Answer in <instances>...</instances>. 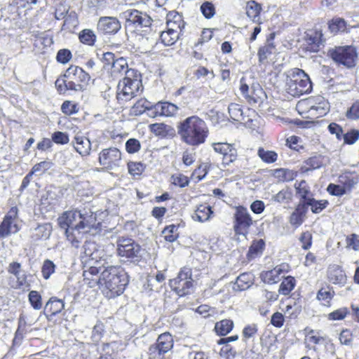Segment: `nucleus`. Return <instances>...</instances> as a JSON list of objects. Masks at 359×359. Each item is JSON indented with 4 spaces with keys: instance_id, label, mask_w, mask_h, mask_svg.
<instances>
[{
    "instance_id": "1a4fd4ad",
    "label": "nucleus",
    "mask_w": 359,
    "mask_h": 359,
    "mask_svg": "<svg viewBox=\"0 0 359 359\" xmlns=\"http://www.w3.org/2000/svg\"><path fill=\"white\" fill-rule=\"evenodd\" d=\"M117 254L121 257L137 262L141 257V247L132 238L120 237L116 241Z\"/></svg>"
},
{
    "instance_id": "f257e3e1",
    "label": "nucleus",
    "mask_w": 359,
    "mask_h": 359,
    "mask_svg": "<svg viewBox=\"0 0 359 359\" xmlns=\"http://www.w3.org/2000/svg\"><path fill=\"white\" fill-rule=\"evenodd\" d=\"M60 226L65 230L67 240L78 248L85 233L95 226L96 215L91 211H66L59 218Z\"/></svg>"
},
{
    "instance_id": "58836bf2",
    "label": "nucleus",
    "mask_w": 359,
    "mask_h": 359,
    "mask_svg": "<svg viewBox=\"0 0 359 359\" xmlns=\"http://www.w3.org/2000/svg\"><path fill=\"white\" fill-rule=\"evenodd\" d=\"M265 243L262 239L254 241L250 247L248 252V257L250 259L262 254L264 249Z\"/></svg>"
},
{
    "instance_id": "ea45409f",
    "label": "nucleus",
    "mask_w": 359,
    "mask_h": 359,
    "mask_svg": "<svg viewBox=\"0 0 359 359\" xmlns=\"http://www.w3.org/2000/svg\"><path fill=\"white\" fill-rule=\"evenodd\" d=\"M296 284L294 278L292 276L286 277L280 283L278 292L283 295H287L294 289Z\"/></svg>"
},
{
    "instance_id": "393cba45",
    "label": "nucleus",
    "mask_w": 359,
    "mask_h": 359,
    "mask_svg": "<svg viewBox=\"0 0 359 359\" xmlns=\"http://www.w3.org/2000/svg\"><path fill=\"white\" fill-rule=\"evenodd\" d=\"M73 145L75 150L82 156H87L90 153L91 142L83 136L76 135L73 140Z\"/></svg>"
},
{
    "instance_id": "a878e982",
    "label": "nucleus",
    "mask_w": 359,
    "mask_h": 359,
    "mask_svg": "<svg viewBox=\"0 0 359 359\" xmlns=\"http://www.w3.org/2000/svg\"><path fill=\"white\" fill-rule=\"evenodd\" d=\"M212 214L213 212L210 205L201 204L196 207V209L191 215V218L194 221L205 222L210 219Z\"/></svg>"
},
{
    "instance_id": "cd10ccee",
    "label": "nucleus",
    "mask_w": 359,
    "mask_h": 359,
    "mask_svg": "<svg viewBox=\"0 0 359 359\" xmlns=\"http://www.w3.org/2000/svg\"><path fill=\"white\" fill-rule=\"evenodd\" d=\"M306 49L311 52H317L322 43V34L318 32H311L306 35Z\"/></svg>"
},
{
    "instance_id": "c9c22d12",
    "label": "nucleus",
    "mask_w": 359,
    "mask_h": 359,
    "mask_svg": "<svg viewBox=\"0 0 359 359\" xmlns=\"http://www.w3.org/2000/svg\"><path fill=\"white\" fill-rule=\"evenodd\" d=\"M252 276L249 273H242L236 279L234 288L238 290H245L252 284Z\"/></svg>"
},
{
    "instance_id": "f704fd0d",
    "label": "nucleus",
    "mask_w": 359,
    "mask_h": 359,
    "mask_svg": "<svg viewBox=\"0 0 359 359\" xmlns=\"http://www.w3.org/2000/svg\"><path fill=\"white\" fill-rule=\"evenodd\" d=\"M179 35L180 34L177 33V31H172L167 27L166 31L161 33L160 38L165 46H172L177 41Z\"/></svg>"
},
{
    "instance_id": "338daca9",
    "label": "nucleus",
    "mask_w": 359,
    "mask_h": 359,
    "mask_svg": "<svg viewBox=\"0 0 359 359\" xmlns=\"http://www.w3.org/2000/svg\"><path fill=\"white\" fill-rule=\"evenodd\" d=\"M148 353L149 359H161L165 352L161 351L156 344H153L150 346Z\"/></svg>"
},
{
    "instance_id": "4be33fe9",
    "label": "nucleus",
    "mask_w": 359,
    "mask_h": 359,
    "mask_svg": "<svg viewBox=\"0 0 359 359\" xmlns=\"http://www.w3.org/2000/svg\"><path fill=\"white\" fill-rule=\"evenodd\" d=\"M327 278L330 283L334 285H344L346 283V276L342 269L337 265L329 267L327 270Z\"/></svg>"
},
{
    "instance_id": "b1692460",
    "label": "nucleus",
    "mask_w": 359,
    "mask_h": 359,
    "mask_svg": "<svg viewBox=\"0 0 359 359\" xmlns=\"http://www.w3.org/2000/svg\"><path fill=\"white\" fill-rule=\"evenodd\" d=\"M167 27L172 31H177L180 33L184 27V22L182 16L175 11H171L167 15Z\"/></svg>"
},
{
    "instance_id": "473e14b6",
    "label": "nucleus",
    "mask_w": 359,
    "mask_h": 359,
    "mask_svg": "<svg viewBox=\"0 0 359 359\" xmlns=\"http://www.w3.org/2000/svg\"><path fill=\"white\" fill-rule=\"evenodd\" d=\"M246 14L254 22L259 20V15L262 10L261 6L255 1H249L246 4Z\"/></svg>"
},
{
    "instance_id": "4468645a",
    "label": "nucleus",
    "mask_w": 359,
    "mask_h": 359,
    "mask_svg": "<svg viewBox=\"0 0 359 359\" xmlns=\"http://www.w3.org/2000/svg\"><path fill=\"white\" fill-rule=\"evenodd\" d=\"M122 16L128 25H134L135 27L149 28L151 25V18L145 13L135 9H128L122 13Z\"/></svg>"
},
{
    "instance_id": "0e129e2a",
    "label": "nucleus",
    "mask_w": 359,
    "mask_h": 359,
    "mask_svg": "<svg viewBox=\"0 0 359 359\" xmlns=\"http://www.w3.org/2000/svg\"><path fill=\"white\" fill-rule=\"evenodd\" d=\"M126 151L130 154H134L140 149V143L136 139H129L126 143Z\"/></svg>"
},
{
    "instance_id": "052dcab7",
    "label": "nucleus",
    "mask_w": 359,
    "mask_h": 359,
    "mask_svg": "<svg viewBox=\"0 0 359 359\" xmlns=\"http://www.w3.org/2000/svg\"><path fill=\"white\" fill-rule=\"evenodd\" d=\"M52 140L56 144H65L69 142V139L67 133L57 131L52 135Z\"/></svg>"
},
{
    "instance_id": "0eeeda50",
    "label": "nucleus",
    "mask_w": 359,
    "mask_h": 359,
    "mask_svg": "<svg viewBox=\"0 0 359 359\" xmlns=\"http://www.w3.org/2000/svg\"><path fill=\"white\" fill-rule=\"evenodd\" d=\"M170 286L180 297L190 294L193 290L191 269L188 267L182 269L177 278L170 280Z\"/></svg>"
},
{
    "instance_id": "412c9836",
    "label": "nucleus",
    "mask_w": 359,
    "mask_h": 359,
    "mask_svg": "<svg viewBox=\"0 0 359 359\" xmlns=\"http://www.w3.org/2000/svg\"><path fill=\"white\" fill-rule=\"evenodd\" d=\"M102 268L90 266L88 270L83 271V281L90 287L98 286L100 287L101 280V271Z\"/></svg>"
},
{
    "instance_id": "c03bdc74",
    "label": "nucleus",
    "mask_w": 359,
    "mask_h": 359,
    "mask_svg": "<svg viewBox=\"0 0 359 359\" xmlns=\"http://www.w3.org/2000/svg\"><path fill=\"white\" fill-rule=\"evenodd\" d=\"M151 130L156 135L165 136L170 131L173 130L171 126L163 123L150 125Z\"/></svg>"
},
{
    "instance_id": "7ed1b4c3",
    "label": "nucleus",
    "mask_w": 359,
    "mask_h": 359,
    "mask_svg": "<svg viewBox=\"0 0 359 359\" xmlns=\"http://www.w3.org/2000/svg\"><path fill=\"white\" fill-rule=\"evenodd\" d=\"M177 133L184 143L195 147L205 142L209 130L205 121L194 115L179 123Z\"/></svg>"
},
{
    "instance_id": "69168bd1",
    "label": "nucleus",
    "mask_w": 359,
    "mask_h": 359,
    "mask_svg": "<svg viewBox=\"0 0 359 359\" xmlns=\"http://www.w3.org/2000/svg\"><path fill=\"white\" fill-rule=\"evenodd\" d=\"M52 165V163L50 162H48V161H41L39 163H36V165H34L31 170V172L32 174H34V173H36V172H40V173H43L46 170H48L50 168Z\"/></svg>"
},
{
    "instance_id": "e433bc0d",
    "label": "nucleus",
    "mask_w": 359,
    "mask_h": 359,
    "mask_svg": "<svg viewBox=\"0 0 359 359\" xmlns=\"http://www.w3.org/2000/svg\"><path fill=\"white\" fill-rule=\"evenodd\" d=\"M228 111L230 118L232 120L239 122L245 121L243 109L239 104L236 103H231L229 105Z\"/></svg>"
},
{
    "instance_id": "5701e85b",
    "label": "nucleus",
    "mask_w": 359,
    "mask_h": 359,
    "mask_svg": "<svg viewBox=\"0 0 359 359\" xmlns=\"http://www.w3.org/2000/svg\"><path fill=\"white\" fill-rule=\"evenodd\" d=\"M156 115L174 116L178 111L179 107L168 102H159L154 106Z\"/></svg>"
},
{
    "instance_id": "3c124183",
    "label": "nucleus",
    "mask_w": 359,
    "mask_h": 359,
    "mask_svg": "<svg viewBox=\"0 0 359 359\" xmlns=\"http://www.w3.org/2000/svg\"><path fill=\"white\" fill-rule=\"evenodd\" d=\"M201 11L205 18L210 19L215 14V8L212 3L205 1L201 6Z\"/></svg>"
},
{
    "instance_id": "72a5a7b5",
    "label": "nucleus",
    "mask_w": 359,
    "mask_h": 359,
    "mask_svg": "<svg viewBox=\"0 0 359 359\" xmlns=\"http://www.w3.org/2000/svg\"><path fill=\"white\" fill-rule=\"evenodd\" d=\"M65 307V304L61 299L52 297L46 303L45 309L50 312L51 315L55 316L59 313Z\"/></svg>"
},
{
    "instance_id": "5fc2aeb1",
    "label": "nucleus",
    "mask_w": 359,
    "mask_h": 359,
    "mask_svg": "<svg viewBox=\"0 0 359 359\" xmlns=\"http://www.w3.org/2000/svg\"><path fill=\"white\" fill-rule=\"evenodd\" d=\"M128 169L131 175L136 176L142 174L144 170V166L139 162H129L128 163Z\"/></svg>"
},
{
    "instance_id": "f03ea898",
    "label": "nucleus",
    "mask_w": 359,
    "mask_h": 359,
    "mask_svg": "<svg viewBox=\"0 0 359 359\" xmlns=\"http://www.w3.org/2000/svg\"><path fill=\"white\" fill-rule=\"evenodd\" d=\"M128 283V275L121 266H109L101 271L100 290L108 299L121 295Z\"/></svg>"
},
{
    "instance_id": "6e6552de",
    "label": "nucleus",
    "mask_w": 359,
    "mask_h": 359,
    "mask_svg": "<svg viewBox=\"0 0 359 359\" xmlns=\"http://www.w3.org/2000/svg\"><path fill=\"white\" fill-rule=\"evenodd\" d=\"M141 86V81L137 74L135 76H125L118 85L117 99L128 101L133 97Z\"/></svg>"
},
{
    "instance_id": "79ce46f5",
    "label": "nucleus",
    "mask_w": 359,
    "mask_h": 359,
    "mask_svg": "<svg viewBox=\"0 0 359 359\" xmlns=\"http://www.w3.org/2000/svg\"><path fill=\"white\" fill-rule=\"evenodd\" d=\"M257 154L259 157L266 163H274L278 158V154L275 151L265 150L263 148H259Z\"/></svg>"
},
{
    "instance_id": "c85d7f7f",
    "label": "nucleus",
    "mask_w": 359,
    "mask_h": 359,
    "mask_svg": "<svg viewBox=\"0 0 359 359\" xmlns=\"http://www.w3.org/2000/svg\"><path fill=\"white\" fill-rule=\"evenodd\" d=\"M83 259L86 258L85 261L88 259L97 261L100 258V251L97 250V246L95 243L91 241H86L83 247Z\"/></svg>"
},
{
    "instance_id": "9d476101",
    "label": "nucleus",
    "mask_w": 359,
    "mask_h": 359,
    "mask_svg": "<svg viewBox=\"0 0 359 359\" xmlns=\"http://www.w3.org/2000/svg\"><path fill=\"white\" fill-rule=\"evenodd\" d=\"M240 90L250 104H260L266 97V94L258 83H248L245 78L240 81Z\"/></svg>"
},
{
    "instance_id": "603ef678",
    "label": "nucleus",
    "mask_w": 359,
    "mask_h": 359,
    "mask_svg": "<svg viewBox=\"0 0 359 359\" xmlns=\"http://www.w3.org/2000/svg\"><path fill=\"white\" fill-rule=\"evenodd\" d=\"M29 301L32 306L36 310H39L41 308V296L37 291L32 290L29 294Z\"/></svg>"
},
{
    "instance_id": "aec40b11",
    "label": "nucleus",
    "mask_w": 359,
    "mask_h": 359,
    "mask_svg": "<svg viewBox=\"0 0 359 359\" xmlns=\"http://www.w3.org/2000/svg\"><path fill=\"white\" fill-rule=\"evenodd\" d=\"M7 270L9 273L13 274L16 278V281L13 285V287L29 288L30 287L29 283L27 280V276L26 273L22 270L21 264L20 263L16 262H11L9 264Z\"/></svg>"
},
{
    "instance_id": "f8f14e48",
    "label": "nucleus",
    "mask_w": 359,
    "mask_h": 359,
    "mask_svg": "<svg viewBox=\"0 0 359 359\" xmlns=\"http://www.w3.org/2000/svg\"><path fill=\"white\" fill-rule=\"evenodd\" d=\"M121 161V153L116 147L102 149L98 156L100 165L108 170H113L119 166Z\"/></svg>"
},
{
    "instance_id": "13d9d810",
    "label": "nucleus",
    "mask_w": 359,
    "mask_h": 359,
    "mask_svg": "<svg viewBox=\"0 0 359 359\" xmlns=\"http://www.w3.org/2000/svg\"><path fill=\"white\" fill-rule=\"evenodd\" d=\"M171 179L172 183L180 187H184L189 184L188 177L182 174L173 175Z\"/></svg>"
},
{
    "instance_id": "dca6fc26",
    "label": "nucleus",
    "mask_w": 359,
    "mask_h": 359,
    "mask_svg": "<svg viewBox=\"0 0 359 359\" xmlns=\"http://www.w3.org/2000/svg\"><path fill=\"white\" fill-rule=\"evenodd\" d=\"M212 147L215 152L223 156L222 163L224 165H229L236 161L237 151L232 144L226 142H217L212 144Z\"/></svg>"
},
{
    "instance_id": "20e7f679",
    "label": "nucleus",
    "mask_w": 359,
    "mask_h": 359,
    "mask_svg": "<svg viewBox=\"0 0 359 359\" xmlns=\"http://www.w3.org/2000/svg\"><path fill=\"white\" fill-rule=\"evenodd\" d=\"M90 80V75L82 68L71 65L63 76L56 80L55 84L57 91L64 94L67 90L83 91Z\"/></svg>"
},
{
    "instance_id": "c756f323",
    "label": "nucleus",
    "mask_w": 359,
    "mask_h": 359,
    "mask_svg": "<svg viewBox=\"0 0 359 359\" xmlns=\"http://www.w3.org/2000/svg\"><path fill=\"white\" fill-rule=\"evenodd\" d=\"M51 232V224L50 223H45L38 225V226L34 229L32 237L34 241L47 239L50 237Z\"/></svg>"
},
{
    "instance_id": "680f3d73",
    "label": "nucleus",
    "mask_w": 359,
    "mask_h": 359,
    "mask_svg": "<svg viewBox=\"0 0 359 359\" xmlns=\"http://www.w3.org/2000/svg\"><path fill=\"white\" fill-rule=\"evenodd\" d=\"M208 173V165L206 164H202L196 169L193 174L192 177L196 179L197 182L202 180L204 179L205 175Z\"/></svg>"
},
{
    "instance_id": "de8ad7c7",
    "label": "nucleus",
    "mask_w": 359,
    "mask_h": 359,
    "mask_svg": "<svg viewBox=\"0 0 359 359\" xmlns=\"http://www.w3.org/2000/svg\"><path fill=\"white\" fill-rule=\"evenodd\" d=\"M96 36L90 29H84L79 34V39L83 43L87 45H93L95 41Z\"/></svg>"
},
{
    "instance_id": "ddd939ff",
    "label": "nucleus",
    "mask_w": 359,
    "mask_h": 359,
    "mask_svg": "<svg viewBox=\"0 0 359 359\" xmlns=\"http://www.w3.org/2000/svg\"><path fill=\"white\" fill-rule=\"evenodd\" d=\"M234 217L235 223L233 228L236 233L245 235L249 228L253 224L252 219L248 209L243 206L237 207Z\"/></svg>"
},
{
    "instance_id": "6e6d98bb",
    "label": "nucleus",
    "mask_w": 359,
    "mask_h": 359,
    "mask_svg": "<svg viewBox=\"0 0 359 359\" xmlns=\"http://www.w3.org/2000/svg\"><path fill=\"white\" fill-rule=\"evenodd\" d=\"M272 49H273V48L270 46H265L261 47L259 49L258 57H259V62L260 63L264 64L266 62L267 58L272 53Z\"/></svg>"
},
{
    "instance_id": "37998d69",
    "label": "nucleus",
    "mask_w": 359,
    "mask_h": 359,
    "mask_svg": "<svg viewBox=\"0 0 359 359\" xmlns=\"http://www.w3.org/2000/svg\"><path fill=\"white\" fill-rule=\"evenodd\" d=\"M306 332V340L311 344H319L325 340V337L320 334V332L313 330H305Z\"/></svg>"
},
{
    "instance_id": "a19ab883",
    "label": "nucleus",
    "mask_w": 359,
    "mask_h": 359,
    "mask_svg": "<svg viewBox=\"0 0 359 359\" xmlns=\"http://www.w3.org/2000/svg\"><path fill=\"white\" fill-rule=\"evenodd\" d=\"M292 198V193L288 189H283L271 198L273 201L280 203H289Z\"/></svg>"
},
{
    "instance_id": "f3484780",
    "label": "nucleus",
    "mask_w": 359,
    "mask_h": 359,
    "mask_svg": "<svg viewBox=\"0 0 359 359\" xmlns=\"http://www.w3.org/2000/svg\"><path fill=\"white\" fill-rule=\"evenodd\" d=\"M55 18L57 20H64V25L75 24L76 22V13L74 11H70V6L65 1L57 4L54 11Z\"/></svg>"
},
{
    "instance_id": "2eb2a0df",
    "label": "nucleus",
    "mask_w": 359,
    "mask_h": 359,
    "mask_svg": "<svg viewBox=\"0 0 359 359\" xmlns=\"http://www.w3.org/2000/svg\"><path fill=\"white\" fill-rule=\"evenodd\" d=\"M114 55L111 53H107L104 55L106 60H112L111 72L114 74H125L126 76H135L137 74L134 69H128V63L126 60L120 57L114 60Z\"/></svg>"
},
{
    "instance_id": "423d86ee",
    "label": "nucleus",
    "mask_w": 359,
    "mask_h": 359,
    "mask_svg": "<svg viewBox=\"0 0 359 359\" xmlns=\"http://www.w3.org/2000/svg\"><path fill=\"white\" fill-rule=\"evenodd\" d=\"M329 55L334 62L348 68L355 66L358 60L356 48L353 46L335 47L329 50Z\"/></svg>"
},
{
    "instance_id": "2f4dec72",
    "label": "nucleus",
    "mask_w": 359,
    "mask_h": 359,
    "mask_svg": "<svg viewBox=\"0 0 359 359\" xmlns=\"http://www.w3.org/2000/svg\"><path fill=\"white\" fill-rule=\"evenodd\" d=\"M161 351L167 353L173 346V340L172 336L169 333H163L161 334L156 344Z\"/></svg>"
},
{
    "instance_id": "8fccbe9b",
    "label": "nucleus",
    "mask_w": 359,
    "mask_h": 359,
    "mask_svg": "<svg viewBox=\"0 0 359 359\" xmlns=\"http://www.w3.org/2000/svg\"><path fill=\"white\" fill-rule=\"evenodd\" d=\"M346 116L350 120L359 119V100H355L348 109Z\"/></svg>"
},
{
    "instance_id": "bf43d9fd",
    "label": "nucleus",
    "mask_w": 359,
    "mask_h": 359,
    "mask_svg": "<svg viewBox=\"0 0 359 359\" xmlns=\"http://www.w3.org/2000/svg\"><path fill=\"white\" fill-rule=\"evenodd\" d=\"M343 137L345 143L353 144L359 139V130H351L343 135Z\"/></svg>"
},
{
    "instance_id": "a211bd4d",
    "label": "nucleus",
    "mask_w": 359,
    "mask_h": 359,
    "mask_svg": "<svg viewBox=\"0 0 359 359\" xmlns=\"http://www.w3.org/2000/svg\"><path fill=\"white\" fill-rule=\"evenodd\" d=\"M97 27L98 31L103 34H113L120 30L121 25L116 17L104 16L99 18Z\"/></svg>"
},
{
    "instance_id": "e2e57ef3",
    "label": "nucleus",
    "mask_w": 359,
    "mask_h": 359,
    "mask_svg": "<svg viewBox=\"0 0 359 359\" xmlns=\"http://www.w3.org/2000/svg\"><path fill=\"white\" fill-rule=\"evenodd\" d=\"M61 110L67 115L73 114L78 111L76 104L69 100L63 102L61 106Z\"/></svg>"
},
{
    "instance_id": "6ab92c4d",
    "label": "nucleus",
    "mask_w": 359,
    "mask_h": 359,
    "mask_svg": "<svg viewBox=\"0 0 359 359\" xmlns=\"http://www.w3.org/2000/svg\"><path fill=\"white\" fill-rule=\"evenodd\" d=\"M288 269L287 264H281L271 270L262 272L260 278L265 283L274 284L280 280L281 277L287 272Z\"/></svg>"
},
{
    "instance_id": "774afa93",
    "label": "nucleus",
    "mask_w": 359,
    "mask_h": 359,
    "mask_svg": "<svg viewBox=\"0 0 359 359\" xmlns=\"http://www.w3.org/2000/svg\"><path fill=\"white\" fill-rule=\"evenodd\" d=\"M347 246L354 250H359V236L355 233L351 234L346 238Z\"/></svg>"
},
{
    "instance_id": "bb28decb",
    "label": "nucleus",
    "mask_w": 359,
    "mask_h": 359,
    "mask_svg": "<svg viewBox=\"0 0 359 359\" xmlns=\"http://www.w3.org/2000/svg\"><path fill=\"white\" fill-rule=\"evenodd\" d=\"M307 208L304 204L299 203L290 217V223L294 227L299 226L304 222Z\"/></svg>"
},
{
    "instance_id": "09e8293b",
    "label": "nucleus",
    "mask_w": 359,
    "mask_h": 359,
    "mask_svg": "<svg viewBox=\"0 0 359 359\" xmlns=\"http://www.w3.org/2000/svg\"><path fill=\"white\" fill-rule=\"evenodd\" d=\"M177 227L175 225H170L164 229L163 234L165 239L169 242H173L177 238Z\"/></svg>"
},
{
    "instance_id": "39448f33",
    "label": "nucleus",
    "mask_w": 359,
    "mask_h": 359,
    "mask_svg": "<svg viewBox=\"0 0 359 359\" xmlns=\"http://www.w3.org/2000/svg\"><path fill=\"white\" fill-rule=\"evenodd\" d=\"M312 90V83L307 74L301 69H291L287 76L286 91L293 97L308 94Z\"/></svg>"
},
{
    "instance_id": "7c9ffc66",
    "label": "nucleus",
    "mask_w": 359,
    "mask_h": 359,
    "mask_svg": "<svg viewBox=\"0 0 359 359\" xmlns=\"http://www.w3.org/2000/svg\"><path fill=\"white\" fill-rule=\"evenodd\" d=\"M294 187L296 189L297 194L303 199V202H301L300 203L306 205L307 201L313 198L312 194L310 191V187L304 180H302L299 183H296L294 184Z\"/></svg>"
},
{
    "instance_id": "a18cd8bd",
    "label": "nucleus",
    "mask_w": 359,
    "mask_h": 359,
    "mask_svg": "<svg viewBox=\"0 0 359 359\" xmlns=\"http://www.w3.org/2000/svg\"><path fill=\"white\" fill-rule=\"evenodd\" d=\"M327 205H328V202L327 201H325V200L316 201L313 198H312L311 199H309V201H307L306 207L311 206V211L313 213H319L323 209H325Z\"/></svg>"
},
{
    "instance_id": "49530a36",
    "label": "nucleus",
    "mask_w": 359,
    "mask_h": 359,
    "mask_svg": "<svg viewBox=\"0 0 359 359\" xmlns=\"http://www.w3.org/2000/svg\"><path fill=\"white\" fill-rule=\"evenodd\" d=\"M346 27V23L342 18H337L332 20L329 25V28L332 32L337 33L338 32L345 31Z\"/></svg>"
},
{
    "instance_id": "4d7b16f0",
    "label": "nucleus",
    "mask_w": 359,
    "mask_h": 359,
    "mask_svg": "<svg viewBox=\"0 0 359 359\" xmlns=\"http://www.w3.org/2000/svg\"><path fill=\"white\" fill-rule=\"evenodd\" d=\"M327 191L332 196H341L346 193L345 187L330 184L328 185Z\"/></svg>"
},
{
    "instance_id": "9b49d317",
    "label": "nucleus",
    "mask_w": 359,
    "mask_h": 359,
    "mask_svg": "<svg viewBox=\"0 0 359 359\" xmlns=\"http://www.w3.org/2000/svg\"><path fill=\"white\" fill-rule=\"evenodd\" d=\"M18 210L16 207H12L5 215L3 222L0 224V239L9 236L12 233H16L20 231L18 224Z\"/></svg>"
},
{
    "instance_id": "864d4df0",
    "label": "nucleus",
    "mask_w": 359,
    "mask_h": 359,
    "mask_svg": "<svg viewBox=\"0 0 359 359\" xmlns=\"http://www.w3.org/2000/svg\"><path fill=\"white\" fill-rule=\"evenodd\" d=\"M55 268V266L52 261L49 259L45 260L41 269L43 277L45 279L49 278L50 275L54 273Z\"/></svg>"
},
{
    "instance_id": "4c0bfd02",
    "label": "nucleus",
    "mask_w": 359,
    "mask_h": 359,
    "mask_svg": "<svg viewBox=\"0 0 359 359\" xmlns=\"http://www.w3.org/2000/svg\"><path fill=\"white\" fill-rule=\"evenodd\" d=\"M233 327V323L229 319H224L215 324L216 332L222 336H225L229 333Z\"/></svg>"
}]
</instances>
